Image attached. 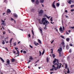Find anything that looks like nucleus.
Wrapping results in <instances>:
<instances>
[{"label":"nucleus","instance_id":"obj_1","mask_svg":"<svg viewBox=\"0 0 74 74\" xmlns=\"http://www.w3.org/2000/svg\"><path fill=\"white\" fill-rule=\"evenodd\" d=\"M42 22L44 25H47L49 23V22L47 21V18H43L42 19Z\"/></svg>","mask_w":74,"mask_h":74},{"label":"nucleus","instance_id":"obj_2","mask_svg":"<svg viewBox=\"0 0 74 74\" xmlns=\"http://www.w3.org/2000/svg\"><path fill=\"white\" fill-rule=\"evenodd\" d=\"M58 52L59 53L60 55L59 56H62V48H60L58 50Z\"/></svg>","mask_w":74,"mask_h":74},{"label":"nucleus","instance_id":"obj_3","mask_svg":"<svg viewBox=\"0 0 74 74\" xmlns=\"http://www.w3.org/2000/svg\"><path fill=\"white\" fill-rule=\"evenodd\" d=\"M57 67H55V65H53L52 66V67L53 68H54V69L56 71V70H58L59 68V65H58V64H57Z\"/></svg>","mask_w":74,"mask_h":74},{"label":"nucleus","instance_id":"obj_4","mask_svg":"<svg viewBox=\"0 0 74 74\" xmlns=\"http://www.w3.org/2000/svg\"><path fill=\"white\" fill-rule=\"evenodd\" d=\"M56 61L58 62V63H59V62H58V60L55 59V60L53 62V63H54L53 64H54V65H56V64H54L55 63V62H56Z\"/></svg>","mask_w":74,"mask_h":74},{"label":"nucleus","instance_id":"obj_5","mask_svg":"<svg viewBox=\"0 0 74 74\" xmlns=\"http://www.w3.org/2000/svg\"><path fill=\"white\" fill-rule=\"evenodd\" d=\"M61 33H63V29H62V27H60L59 29Z\"/></svg>","mask_w":74,"mask_h":74},{"label":"nucleus","instance_id":"obj_6","mask_svg":"<svg viewBox=\"0 0 74 74\" xmlns=\"http://www.w3.org/2000/svg\"><path fill=\"white\" fill-rule=\"evenodd\" d=\"M55 1L53 3L52 5V7L53 8H56V6H55Z\"/></svg>","mask_w":74,"mask_h":74},{"label":"nucleus","instance_id":"obj_7","mask_svg":"<svg viewBox=\"0 0 74 74\" xmlns=\"http://www.w3.org/2000/svg\"><path fill=\"white\" fill-rule=\"evenodd\" d=\"M71 2H74V1H72L71 0H69L68 2V3L69 4H71Z\"/></svg>","mask_w":74,"mask_h":74},{"label":"nucleus","instance_id":"obj_8","mask_svg":"<svg viewBox=\"0 0 74 74\" xmlns=\"http://www.w3.org/2000/svg\"><path fill=\"white\" fill-rule=\"evenodd\" d=\"M42 13H43V10H40L39 12V14H42Z\"/></svg>","mask_w":74,"mask_h":74},{"label":"nucleus","instance_id":"obj_9","mask_svg":"<svg viewBox=\"0 0 74 74\" xmlns=\"http://www.w3.org/2000/svg\"><path fill=\"white\" fill-rule=\"evenodd\" d=\"M61 44L62 45L63 47H65V45H64V42H61Z\"/></svg>","mask_w":74,"mask_h":74},{"label":"nucleus","instance_id":"obj_10","mask_svg":"<svg viewBox=\"0 0 74 74\" xmlns=\"http://www.w3.org/2000/svg\"><path fill=\"white\" fill-rule=\"evenodd\" d=\"M13 15L14 16V17L16 18H18V15L16 14H13Z\"/></svg>","mask_w":74,"mask_h":74},{"label":"nucleus","instance_id":"obj_11","mask_svg":"<svg viewBox=\"0 0 74 74\" xmlns=\"http://www.w3.org/2000/svg\"><path fill=\"white\" fill-rule=\"evenodd\" d=\"M8 13H10V12H11V10L10 9H8L7 10V11Z\"/></svg>","mask_w":74,"mask_h":74},{"label":"nucleus","instance_id":"obj_12","mask_svg":"<svg viewBox=\"0 0 74 74\" xmlns=\"http://www.w3.org/2000/svg\"><path fill=\"white\" fill-rule=\"evenodd\" d=\"M35 3L36 4H39V1H38V0H36Z\"/></svg>","mask_w":74,"mask_h":74},{"label":"nucleus","instance_id":"obj_13","mask_svg":"<svg viewBox=\"0 0 74 74\" xmlns=\"http://www.w3.org/2000/svg\"><path fill=\"white\" fill-rule=\"evenodd\" d=\"M15 59L14 58H12L11 59V61L12 62H15Z\"/></svg>","mask_w":74,"mask_h":74},{"label":"nucleus","instance_id":"obj_14","mask_svg":"<svg viewBox=\"0 0 74 74\" xmlns=\"http://www.w3.org/2000/svg\"><path fill=\"white\" fill-rule=\"evenodd\" d=\"M44 2V0H40V3H43Z\"/></svg>","mask_w":74,"mask_h":74},{"label":"nucleus","instance_id":"obj_15","mask_svg":"<svg viewBox=\"0 0 74 74\" xmlns=\"http://www.w3.org/2000/svg\"><path fill=\"white\" fill-rule=\"evenodd\" d=\"M10 60H8L6 61V63H7L8 64H10Z\"/></svg>","mask_w":74,"mask_h":74},{"label":"nucleus","instance_id":"obj_16","mask_svg":"<svg viewBox=\"0 0 74 74\" xmlns=\"http://www.w3.org/2000/svg\"><path fill=\"white\" fill-rule=\"evenodd\" d=\"M0 59L3 62H4V60L3 59V58H1L0 57Z\"/></svg>","mask_w":74,"mask_h":74},{"label":"nucleus","instance_id":"obj_17","mask_svg":"<svg viewBox=\"0 0 74 74\" xmlns=\"http://www.w3.org/2000/svg\"><path fill=\"white\" fill-rule=\"evenodd\" d=\"M45 16H46L47 18H48V19H49L50 18H51L50 16H47V15H45Z\"/></svg>","mask_w":74,"mask_h":74},{"label":"nucleus","instance_id":"obj_18","mask_svg":"<svg viewBox=\"0 0 74 74\" xmlns=\"http://www.w3.org/2000/svg\"><path fill=\"white\" fill-rule=\"evenodd\" d=\"M69 40H70V38H69L66 39V41H68V42H69Z\"/></svg>","mask_w":74,"mask_h":74},{"label":"nucleus","instance_id":"obj_19","mask_svg":"<svg viewBox=\"0 0 74 74\" xmlns=\"http://www.w3.org/2000/svg\"><path fill=\"white\" fill-rule=\"evenodd\" d=\"M2 44H3V45H4V44H5V42H4V41L3 40H2Z\"/></svg>","mask_w":74,"mask_h":74},{"label":"nucleus","instance_id":"obj_20","mask_svg":"<svg viewBox=\"0 0 74 74\" xmlns=\"http://www.w3.org/2000/svg\"><path fill=\"white\" fill-rule=\"evenodd\" d=\"M56 5L57 7H59V5H60V4H59V3H57Z\"/></svg>","mask_w":74,"mask_h":74},{"label":"nucleus","instance_id":"obj_21","mask_svg":"<svg viewBox=\"0 0 74 74\" xmlns=\"http://www.w3.org/2000/svg\"><path fill=\"white\" fill-rule=\"evenodd\" d=\"M39 30L41 33H42V29H41V28H39Z\"/></svg>","mask_w":74,"mask_h":74},{"label":"nucleus","instance_id":"obj_22","mask_svg":"<svg viewBox=\"0 0 74 74\" xmlns=\"http://www.w3.org/2000/svg\"><path fill=\"white\" fill-rule=\"evenodd\" d=\"M29 57L30 58H29V59L30 60H33V58H32V56H30Z\"/></svg>","mask_w":74,"mask_h":74},{"label":"nucleus","instance_id":"obj_23","mask_svg":"<svg viewBox=\"0 0 74 74\" xmlns=\"http://www.w3.org/2000/svg\"><path fill=\"white\" fill-rule=\"evenodd\" d=\"M32 34H33V37H34V32H33V30H32Z\"/></svg>","mask_w":74,"mask_h":74},{"label":"nucleus","instance_id":"obj_24","mask_svg":"<svg viewBox=\"0 0 74 74\" xmlns=\"http://www.w3.org/2000/svg\"><path fill=\"white\" fill-rule=\"evenodd\" d=\"M5 23H2L1 24V25H4V26H5Z\"/></svg>","mask_w":74,"mask_h":74},{"label":"nucleus","instance_id":"obj_25","mask_svg":"<svg viewBox=\"0 0 74 74\" xmlns=\"http://www.w3.org/2000/svg\"><path fill=\"white\" fill-rule=\"evenodd\" d=\"M38 42H39V43H40V44H41V41L40 40L38 39Z\"/></svg>","mask_w":74,"mask_h":74},{"label":"nucleus","instance_id":"obj_26","mask_svg":"<svg viewBox=\"0 0 74 74\" xmlns=\"http://www.w3.org/2000/svg\"><path fill=\"white\" fill-rule=\"evenodd\" d=\"M12 38L11 39L10 41V43L11 44V42H12Z\"/></svg>","mask_w":74,"mask_h":74},{"label":"nucleus","instance_id":"obj_27","mask_svg":"<svg viewBox=\"0 0 74 74\" xmlns=\"http://www.w3.org/2000/svg\"><path fill=\"white\" fill-rule=\"evenodd\" d=\"M41 52L40 51H39V54H40V55L39 56H41Z\"/></svg>","mask_w":74,"mask_h":74},{"label":"nucleus","instance_id":"obj_28","mask_svg":"<svg viewBox=\"0 0 74 74\" xmlns=\"http://www.w3.org/2000/svg\"><path fill=\"white\" fill-rule=\"evenodd\" d=\"M60 37H61V38H64V36H61Z\"/></svg>","mask_w":74,"mask_h":74},{"label":"nucleus","instance_id":"obj_29","mask_svg":"<svg viewBox=\"0 0 74 74\" xmlns=\"http://www.w3.org/2000/svg\"><path fill=\"white\" fill-rule=\"evenodd\" d=\"M66 49H69V46L67 45L66 46Z\"/></svg>","mask_w":74,"mask_h":74},{"label":"nucleus","instance_id":"obj_30","mask_svg":"<svg viewBox=\"0 0 74 74\" xmlns=\"http://www.w3.org/2000/svg\"><path fill=\"white\" fill-rule=\"evenodd\" d=\"M52 56L53 58H55V54H52Z\"/></svg>","mask_w":74,"mask_h":74},{"label":"nucleus","instance_id":"obj_31","mask_svg":"<svg viewBox=\"0 0 74 74\" xmlns=\"http://www.w3.org/2000/svg\"><path fill=\"white\" fill-rule=\"evenodd\" d=\"M47 62H49V60L48 59V58H47Z\"/></svg>","mask_w":74,"mask_h":74},{"label":"nucleus","instance_id":"obj_32","mask_svg":"<svg viewBox=\"0 0 74 74\" xmlns=\"http://www.w3.org/2000/svg\"><path fill=\"white\" fill-rule=\"evenodd\" d=\"M67 68V64L65 65V69H66Z\"/></svg>","mask_w":74,"mask_h":74},{"label":"nucleus","instance_id":"obj_33","mask_svg":"<svg viewBox=\"0 0 74 74\" xmlns=\"http://www.w3.org/2000/svg\"><path fill=\"white\" fill-rule=\"evenodd\" d=\"M8 31L9 32V33H11V31H10V30L8 29Z\"/></svg>","mask_w":74,"mask_h":74},{"label":"nucleus","instance_id":"obj_34","mask_svg":"<svg viewBox=\"0 0 74 74\" xmlns=\"http://www.w3.org/2000/svg\"><path fill=\"white\" fill-rule=\"evenodd\" d=\"M23 53H26V51H23Z\"/></svg>","mask_w":74,"mask_h":74},{"label":"nucleus","instance_id":"obj_35","mask_svg":"<svg viewBox=\"0 0 74 74\" xmlns=\"http://www.w3.org/2000/svg\"><path fill=\"white\" fill-rule=\"evenodd\" d=\"M52 17H51L50 19V21L51 22H52V21H53V20H52Z\"/></svg>","mask_w":74,"mask_h":74},{"label":"nucleus","instance_id":"obj_36","mask_svg":"<svg viewBox=\"0 0 74 74\" xmlns=\"http://www.w3.org/2000/svg\"><path fill=\"white\" fill-rule=\"evenodd\" d=\"M45 52V50H44V51H43L42 52V55H43L44 53V52Z\"/></svg>","mask_w":74,"mask_h":74},{"label":"nucleus","instance_id":"obj_37","mask_svg":"<svg viewBox=\"0 0 74 74\" xmlns=\"http://www.w3.org/2000/svg\"><path fill=\"white\" fill-rule=\"evenodd\" d=\"M53 70H54V68H52L50 69V71H53Z\"/></svg>","mask_w":74,"mask_h":74},{"label":"nucleus","instance_id":"obj_38","mask_svg":"<svg viewBox=\"0 0 74 74\" xmlns=\"http://www.w3.org/2000/svg\"><path fill=\"white\" fill-rule=\"evenodd\" d=\"M60 66H59V69H60V67H61V64H61V63H60Z\"/></svg>","mask_w":74,"mask_h":74},{"label":"nucleus","instance_id":"obj_39","mask_svg":"<svg viewBox=\"0 0 74 74\" xmlns=\"http://www.w3.org/2000/svg\"><path fill=\"white\" fill-rule=\"evenodd\" d=\"M62 28H63V31H64V26H62Z\"/></svg>","mask_w":74,"mask_h":74},{"label":"nucleus","instance_id":"obj_40","mask_svg":"<svg viewBox=\"0 0 74 74\" xmlns=\"http://www.w3.org/2000/svg\"><path fill=\"white\" fill-rule=\"evenodd\" d=\"M1 21L2 22V23H4V22H5V21H3V20H1Z\"/></svg>","mask_w":74,"mask_h":74},{"label":"nucleus","instance_id":"obj_41","mask_svg":"<svg viewBox=\"0 0 74 74\" xmlns=\"http://www.w3.org/2000/svg\"><path fill=\"white\" fill-rule=\"evenodd\" d=\"M31 1L32 2H34V1H35V0H31Z\"/></svg>","mask_w":74,"mask_h":74},{"label":"nucleus","instance_id":"obj_42","mask_svg":"<svg viewBox=\"0 0 74 74\" xmlns=\"http://www.w3.org/2000/svg\"><path fill=\"white\" fill-rule=\"evenodd\" d=\"M46 27H47V25H45V27H44V29H46Z\"/></svg>","mask_w":74,"mask_h":74},{"label":"nucleus","instance_id":"obj_43","mask_svg":"<svg viewBox=\"0 0 74 74\" xmlns=\"http://www.w3.org/2000/svg\"><path fill=\"white\" fill-rule=\"evenodd\" d=\"M15 49H16V50H17L18 49V47H15Z\"/></svg>","mask_w":74,"mask_h":74},{"label":"nucleus","instance_id":"obj_44","mask_svg":"<svg viewBox=\"0 0 74 74\" xmlns=\"http://www.w3.org/2000/svg\"><path fill=\"white\" fill-rule=\"evenodd\" d=\"M8 37H6V38H5V39H8Z\"/></svg>","mask_w":74,"mask_h":74},{"label":"nucleus","instance_id":"obj_45","mask_svg":"<svg viewBox=\"0 0 74 74\" xmlns=\"http://www.w3.org/2000/svg\"><path fill=\"white\" fill-rule=\"evenodd\" d=\"M53 42H54V40H53L51 42V44H52Z\"/></svg>","mask_w":74,"mask_h":74},{"label":"nucleus","instance_id":"obj_46","mask_svg":"<svg viewBox=\"0 0 74 74\" xmlns=\"http://www.w3.org/2000/svg\"><path fill=\"white\" fill-rule=\"evenodd\" d=\"M30 47V48H33V47H32L31 45H29Z\"/></svg>","mask_w":74,"mask_h":74},{"label":"nucleus","instance_id":"obj_47","mask_svg":"<svg viewBox=\"0 0 74 74\" xmlns=\"http://www.w3.org/2000/svg\"><path fill=\"white\" fill-rule=\"evenodd\" d=\"M70 45L71 46V47L73 46V45H72V44H70Z\"/></svg>","mask_w":74,"mask_h":74},{"label":"nucleus","instance_id":"obj_48","mask_svg":"<svg viewBox=\"0 0 74 74\" xmlns=\"http://www.w3.org/2000/svg\"><path fill=\"white\" fill-rule=\"evenodd\" d=\"M74 11V9H71V11Z\"/></svg>","mask_w":74,"mask_h":74},{"label":"nucleus","instance_id":"obj_49","mask_svg":"<svg viewBox=\"0 0 74 74\" xmlns=\"http://www.w3.org/2000/svg\"><path fill=\"white\" fill-rule=\"evenodd\" d=\"M11 21H14V19H13V18H12L11 19Z\"/></svg>","mask_w":74,"mask_h":74},{"label":"nucleus","instance_id":"obj_50","mask_svg":"<svg viewBox=\"0 0 74 74\" xmlns=\"http://www.w3.org/2000/svg\"><path fill=\"white\" fill-rule=\"evenodd\" d=\"M3 34H5V32H3Z\"/></svg>","mask_w":74,"mask_h":74},{"label":"nucleus","instance_id":"obj_51","mask_svg":"<svg viewBox=\"0 0 74 74\" xmlns=\"http://www.w3.org/2000/svg\"><path fill=\"white\" fill-rule=\"evenodd\" d=\"M30 36H31L30 34H29L28 35V36L29 37H30Z\"/></svg>","mask_w":74,"mask_h":74},{"label":"nucleus","instance_id":"obj_52","mask_svg":"<svg viewBox=\"0 0 74 74\" xmlns=\"http://www.w3.org/2000/svg\"><path fill=\"white\" fill-rule=\"evenodd\" d=\"M39 23L40 24H42V23L41 22H39Z\"/></svg>","mask_w":74,"mask_h":74},{"label":"nucleus","instance_id":"obj_53","mask_svg":"<svg viewBox=\"0 0 74 74\" xmlns=\"http://www.w3.org/2000/svg\"><path fill=\"white\" fill-rule=\"evenodd\" d=\"M67 73H70V71H69H69H68Z\"/></svg>","mask_w":74,"mask_h":74},{"label":"nucleus","instance_id":"obj_54","mask_svg":"<svg viewBox=\"0 0 74 74\" xmlns=\"http://www.w3.org/2000/svg\"><path fill=\"white\" fill-rule=\"evenodd\" d=\"M17 54H19V51L17 52Z\"/></svg>","mask_w":74,"mask_h":74},{"label":"nucleus","instance_id":"obj_55","mask_svg":"<svg viewBox=\"0 0 74 74\" xmlns=\"http://www.w3.org/2000/svg\"><path fill=\"white\" fill-rule=\"evenodd\" d=\"M31 62V60H29V61L27 62L28 64L29 63V62Z\"/></svg>","mask_w":74,"mask_h":74},{"label":"nucleus","instance_id":"obj_56","mask_svg":"<svg viewBox=\"0 0 74 74\" xmlns=\"http://www.w3.org/2000/svg\"><path fill=\"white\" fill-rule=\"evenodd\" d=\"M33 11H34V9H32V10H31V11L32 12Z\"/></svg>","mask_w":74,"mask_h":74},{"label":"nucleus","instance_id":"obj_57","mask_svg":"<svg viewBox=\"0 0 74 74\" xmlns=\"http://www.w3.org/2000/svg\"><path fill=\"white\" fill-rule=\"evenodd\" d=\"M21 53H22L23 52V50H21Z\"/></svg>","mask_w":74,"mask_h":74},{"label":"nucleus","instance_id":"obj_58","mask_svg":"<svg viewBox=\"0 0 74 74\" xmlns=\"http://www.w3.org/2000/svg\"><path fill=\"white\" fill-rule=\"evenodd\" d=\"M51 24H53V23H52V22H51Z\"/></svg>","mask_w":74,"mask_h":74},{"label":"nucleus","instance_id":"obj_59","mask_svg":"<svg viewBox=\"0 0 74 74\" xmlns=\"http://www.w3.org/2000/svg\"><path fill=\"white\" fill-rule=\"evenodd\" d=\"M65 12H68V11H67V10H65Z\"/></svg>","mask_w":74,"mask_h":74},{"label":"nucleus","instance_id":"obj_60","mask_svg":"<svg viewBox=\"0 0 74 74\" xmlns=\"http://www.w3.org/2000/svg\"><path fill=\"white\" fill-rule=\"evenodd\" d=\"M14 45H15H15H16V43H14Z\"/></svg>","mask_w":74,"mask_h":74},{"label":"nucleus","instance_id":"obj_61","mask_svg":"<svg viewBox=\"0 0 74 74\" xmlns=\"http://www.w3.org/2000/svg\"><path fill=\"white\" fill-rule=\"evenodd\" d=\"M42 7H44V5L42 4Z\"/></svg>","mask_w":74,"mask_h":74},{"label":"nucleus","instance_id":"obj_62","mask_svg":"<svg viewBox=\"0 0 74 74\" xmlns=\"http://www.w3.org/2000/svg\"><path fill=\"white\" fill-rule=\"evenodd\" d=\"M71 52V49H70L69 50V52Z\"/></svg>","mask_w":74,"mask_h":74},{"label":"nucleus","instance_id":"obj_63","mask_svg":"<svg viewBox=\"0 0 74 74\" xmlns=\"http://www.w3.org/2000/svg\"><path fill=\"white\" fill-rule=\"evenodd\" d=\"M71 28V29H74V27H72Z\"/></svg>","mask_w":74,"mask_h":74},{"label":"nucleus","instance_id":"obj_64","mask_svg":"<svg viewBox=\"0 0 74 74\" xmlns=\"http://www.w3.org/2000/svg\"><path fill=\"white\" fill-rule=\"evenodd\" d=\"M38 69H41V67H38Z\"/></svg>","mask_w":74,"mask_h":74}]
</instances>
